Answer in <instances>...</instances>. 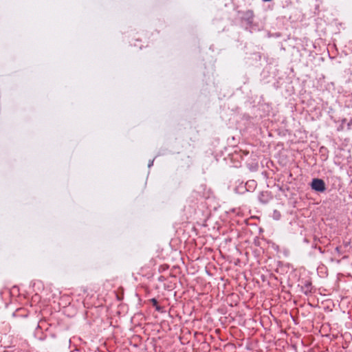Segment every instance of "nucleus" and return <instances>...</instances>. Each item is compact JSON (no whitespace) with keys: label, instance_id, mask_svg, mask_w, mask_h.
I'll return each instance as SVG.
<instances>
[{"label":"nucleus","instance_id":"f257e3e1","mask_svg":"<svg viewBox=\"0 0 352 352\" xmlns=\"http://www.w3.org/2000/svg\"><path fill=\"white\" fill-rule=\"evenodd\" d=\"M311 188L317 192H324L325 190V184L321 179H314L311 184Z\"/></svg>","mask_w":352,"mask_h":352},{"label":"nucleus","instance_id":"f03ea898","mask_svg":"<svg viewBox=\"0 0 352 352\" xmlns=\"http://www.w3.org/2000/svg\"><path fill=\"white\" fill-rule=\"evenodd\" d=\"M151 301L153 305L155 307V309L158 311H161L162 307L157 305V300L155 298H152Z\"/></svg>","mask_w":352,"mask_h":352},{"label":"nucleus","instance_id":"7ed1b4c3","mask_svg":"<svg viewBox=\"0 0 352 352\" xmlns=\"http://www.w3.org/2000/svg\"><path fill=\"white\" fill-rule=\"evenodd\" d=\"M280 213L279 211L275 210L273 212V218L275 219V220H278L280 218Z\"/></svg>","mask_w":352,"mask_h":352},{"label":"nucleus","instance_id":"20e7f679","mask_svg":"<svg viewBox=\"0 0 352 352\" xmlns=\"http://www.w3.org/2000/svg\"><path fill=\"white\" fill-rule=\"evenodd\" d=\"M262 196H263V193H262V194L261 195V196L259 197V200H260L261 202H263V203H265V202H267V201L263 200V199H264V197H262Z\"/></svg>","mask_w":352,"mask_h":352},{"label":"nucleus","instance_id":"39448f33","mask_svg":"<svg viewBox=\"0 0 352 352\" xmlns=\"http://www.w3.org/2000/svg\"><path fill=\"white\" fill-rule=\"evenodd\" d=\"M262 196H263V193H262V194L261 195V196L259 197V200H260L261 202H263V203H265V202H267V201L263 200V199H264V197H262Z\"/></svg>","mask_w":352,"mask_h":352},{"label":"nucleus","instance_id":"423d86ee","mask_svg":"<svg viewBox=\"0 0 352 352\" xmlns=\"http://www.w3.org/2000/svg\"><path fill=\"white\" fill-rule=\"evenodd\" d=\"M153 160L149 161L148 164V168L151 167L153 166Z\"/></svg>","mask_w":352,"mask_h":352},{"label":"nucleus","instance_id":"0eeeda50","mask_svg":"<svg viewBox=\"0 0 352 352\" xmlns=\"http://www.w3.org/2000/svg\"><path fill=\"white\" fill-rule=\"evenodd\" d=\"M263 1H270L271 0H263Z\"/></svg>","mask_w":352,"mask_h":352}]
</instances>
